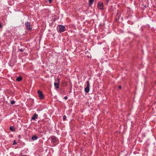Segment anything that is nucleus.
Returning <instances> with one entry per match:
<instances>
[{
  "instance_id": "obj_1",
  "label": "nucleus",
  "mask_w": 156,
  "mask_h": 156,
  "mask_svg": "<svg viewBox=\"0 0 156 156\" xmlns=\"http://www.w3.org/2000/svg\"><path fill=\"white\" fill-rule=\"evenodd\" d=\"M52 143L55 144H57L58 143V139L54 136H51V138Z\"/></svg>"
},
{
  "instance_id": "obj_2",
  "label": "nucleus",
  "mask_w": 156,
  "mask_h": 156,
  "mask_svg": "<svg viewBox=\"0 0 156 156\" xmlns=\"http://www.w3.org/2000/svg\"><path fill=\"white\" fill-rule=\"evenodd\" d=\"M58 28V29L60 33L63 32L65 30V27L64 26L62 25H59Z\"/></svg>"
},
{
  "instance_id": "obj_3",
  "label": "nucleus",
  "mask_w": 156,
  "mask_h": 156,
  "mask_svg": "<svg viewBox=\"0 0 156 156\" xmlns=\"http://www.w3.org/2000/svg\"><path fill=\"white\" fill-rule=\"evenodd\" d=\"M38 94L40 98L41 99H43L44 98V95L42 94L41 91L38 90L37 91Z\"/></svg>"
},
{
  "instance_id": "obj_4",
  "label": "nucleus",
  "mask_w": 156,
  "mask_h": 156,
  "mask_svg": "<svg viewBox=\"0 0 156 156\" xmlns=\"http://www.w3.org/2000/svg\"><path fill=\"white\" fill-rule=\"evenodd\" d=\"M25 26L26 28L27 29L30 30L31 29L30 27V23L29 22H27L25 23Z\"/></svg>"
},
{
  "instance_id": "obj_5",
  "label": "nucleus",
  "mask_w": 156,
  "mask_h": 156,
  "mask_svg": "<svg viewBox=\"0 0 156 156\" xmlns=\"http://www.w3.org/2000/svg\"><path fill=\"white\" fill-rule=\"evenodd\" d=\"M59 79H58L57 82L54 83L55 86L57 88H58L59 87Z\"/></svg>"
},
{
  "instance_id": "obj_6",
  "label": "nucleus",
  "mask_w": 156,
  "mask_h": 156,
  "mask_svg": "<svg viewBox=\"0 0 156 156\" xmlns=\"http://www.w3.org/2000/svg\"><path fill=\"white\" fill-rule=\"evenodd\" d=\"M98 6L99 9H102L103 8L102 4L101 3H99Z\"/></svg>"
},
{
  "instance_id": "obj_7",
  "label": "nucleus",
  "mask_w": 156,
  "mask_h": 156,
  "mask_svg": "<svg viewBox=\"0 0 156 156\" xmlns=\"http://www.w3.org/2000/svg\"><path fill=\"white\" fill-rule=\"evenodd\" d=\"M38 116L37 115H36L35 113L33 116L31 117V119L33 120H35L36 119H37V116Z\"/></svg>"
},
{
  "instance_id": "obj_8",
  "label": "nucleus",
  "mask_w": 156,
  "mask_h": 156,
  "mask_svg": "<svg viewBox=\"0 0 156 156\" xmlns=\"http://www.w3.org/2000/svg\"><path fill=\"white\" fill-rule=\"evenodd\" d=\"M37 138H37V136L35 135H34L31 138L32 140H37Z\"/></svg>"
},
{
  "instance_id": "obj_9",
  "label": "nucleus",
  "mask_w": 156,
  "mask_h": 156,
  "mask_svg": "<svg viewBox=\"0 0 156 156\" xmlns=\"http://www.w3.org/2000/svg\"><path fill=\"white\" fill-rule=\"evenodd\" d=\"M90 90V88L89 87H87L86 88L84 89V90L87 93H88L89 92Z\"/></svg>"
},
{
  "instance_id": "obj_10",
  "label": "nucleus",
  "mask_w": 156,
  "mask_h": 156,
  "mask_svg": "<svg viewBox=\"0 0 156 156\" xmlns=\"http://www.w3.org/2000/svg\"><path fill=\"white\" fill-rule=\"evenodd\" d=\"M21 80L22 77L21 76L17 77L16 79V80L18 81H20Z\"/></svg>"
},
{
  "instance_id": "obj_11",
  "label": "nucleus",
  "mask_w": 156,
  "mask_h": 156,
  "mask_svg": "<svg viewBox=\"0 0 156 156\" xmlns=\"http://www.w3.org/2000/svg\"><path fill=\"white\" fill-rule=\"evenodd\" d=\"M87 87H89L90 86L89 82V81H87Z\"/></svg>"
},
{
  "instance_id": "obj_12",
  "label": "nucleus",
  "mask_w": 156,
  "mask_h": 156,
  "mask_svg": "<svg viewBox=\"0 0 156 156\" xmlns=\"http://www.w3.org/2000/svg\"><path fill=\"white\" fill-rule=\"evenodd\" d=\"M94 0H89V4L90 5H91L92 4V2H93Z\"/></svg>"
},
{
  "instance_id": "obj_13",
  "label": "nucleus",
  "mask_w": 156,
  "mask_h": 156,
  "mask_svg": "<svg viewBox=\"0 0 156 156\" xmlns=\"http://www.w3.org/2000/svg\"><path fill=\"white\" fill-rule=\"evenodd\" d=\"M15 103V101H11V104L13 105Z\"/></svg>"
},
{
  "instance_id": "obj_14",
  "label": "nucleus",
  "mask_w": 156,
  "mask_h": 156,
  "mask_svg": "<svg viewBox=\"0 0 156 156\" xmlns=\"http://www.w3.org/2000/svg\"><path fill=\"white\" fill-rule=\"evenodd\" d=\"M66 119V115H64L63 117V120H65Z\"/></svg>"
},
{
  "instance_id": "obj_15",
  "label": "nucleus",
  "mask_w": 156,
  "mask_h": 156,
  "mask_svg": "<svg viewBox=\"0 0 156 156\" xmlns=\"http://www.w3.org/2000/svg\"><path fill=\"white\" fill-rule=\"evenodd\" d=\"M10 129L12 131H13L14 130L13 129V128L12 127H10Z\"/></svg>"
},
{
  "instance_id": "obj_16",
  "label": "nucleus",
  "mask_w": 156,
  "mask_h": 156,
  "mask_svg": "<svg viewBox=\"0 0 156 156\" xmlns=\"http://www.w3.org/2000/svg\"><path fill=\"white\" fill-rule=\"evenodd\" d=\"M16 144V141L14 140V142H13V145H15V144Z\"/></svg>"
},
{
  "instance_id": "obj_17",
  "label": "nucleus",
  "mask_w": 156,
  "mask_h": 156,
  "mask_svg": "<svg viewBox=\"0 0 156 156\" xmlns=\"http://www.w3.org/2000/svg\"><path fill=\"white\" fill-rule=\"evenodd\" d=\"M64 98L65 100H67V96L65 97Z\"/></svg>"
},
{
  "instance_id": "obj_18",
  "label": "nucleus",
  "mask_w": 156,
  "mask_h": 156,
  "mask_svg": "<svg viewBox=\"0 0 156 156\" xmlns=\"http://www.w3.org/2000/svg\"><path fill=\"white\" fill-rule=\"evenodd\" d=\"M49 3H51L52 2V0H48Z\"/></svg>"
},
{
  "instance_id": "obj_19",
  "label": "nucleus",
  "mask_w": 156,
  "mask_h": 156,
  "mask_svg": "<svg viewBox=\"0 0 156 156\" xmlns=\"http://www.w3.org/2000/svg\"><path fill=\"white\" fill-rule=\"evenodd\" d=\"M119 88L120 89H121V88H122V87L121 86H119Z\"/></svg>"
},
{
  "instance_id": "obj_20",
  "label": "nucleus",
  "mask_w": 156,
  "mask_h": 156,
  "mask_svg": "<svg viewBox=\"0 0 156 156\" xmlns=\"http://www.w3.org/2000/svg\"><path fill=\"white\" fill-rule=\"evenodd\" d=\"M19 51H21V52H23V50L22 49H20Z\"/></svg>"
},
{
  "instance_id": "obj_21",
  "label": "nucleus",
  "mask_w": 156,
  "mask_h": 156,
  "mask_svg": "<svg viewBox=\"0 0 156 156\" xmlns=\"http://www.w3.org/2000/svg\"><path fill=\"white\" fill-rule=\"evenodd\" d=\"M1 26H1V24L0 23V28L1 27Z\"/></svg>"
},
{
  "instance_id": "obj_22",
  "label": "nucleus",
  "mask_w": 156,
  "mask_h": 156,
  "mask_svg": "<svg viewBox=\"0 0 156 156\" xmlns=\"http://www.w3.org/2000/svg\"><path fill=\"white\" fill-rule=\"evenodd\" d=\"M107 0V1H109V0Z\"/></svg>"
}]
</instances>
